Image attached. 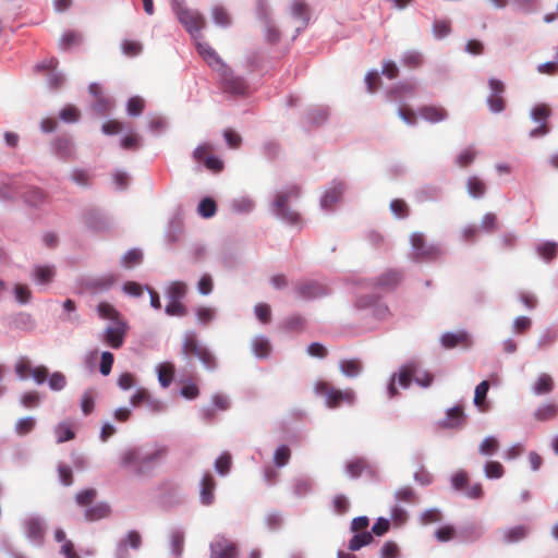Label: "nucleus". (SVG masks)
Wrapping results in <instances>:
<instances>
[{"instance_id":"32","label":"nucleus","mask_w":558,"mask_h":558,"mask_svg":"<svg viewBox=\"0 0 558 558\" xmlns=\"http://www.w3.org/2000/svg\"><path fill=\"white\" fill-rule=\"evenodd\" d=\"M187 291V286L183 281H173L166 289V298L168 301L181 302Z\"/></svg>"},{"instance_id":"20","label":"nucleus","mask_w":558,"mask_h":558,"mask_svg":"<svg viewBox=\"0 0 558 558\" xmlns=\"http://www.w3.org/2000/svg\"><path fill=\"white\" fill-rule=\"evenodd\" d=\"M465 415L462 407L454 405L446 411V415L438 422L442 428L460 429L464 426Z\"/></svg>"},{"instance_id":"36","label":"nucleus","mask_w":558,"mask_h":558,"mask_svg":"<svg viewBox=\"0 0 558 558\" xmlns=\"http://www.w3.org/2000/svg\"><path fill=\"white\" fill-rule=\"evenodd\" d=\"M374 541V536L371 532L363 531V532H356L354 535L350 538L348 543V549L351 551H357L362 547L369 545Z\"/></svg>"},{"instance_id":"5","label":"nucleus","mask_w":558,"mask_h":558,"mask_svg":"<svg viewBox=\"0 0 558 558\" xmlns=\"http://www.w3.org/2000/svg\"><path fill=\"white\" fill-rule=\"evenodd\" d=\"M412 259L415 262L434 260L441 255V248L434 243H426L425 236L421 232L411 234Z\"/></svg>"},{"instance_id":"7","label":"nucleus","mask_w":558,"mask_h":558,"mask_svg":"<svg viewBox=\"0 0 558 558\" xmlns=\"http://www.w3.org/2000/svg\"><path fill=\"white\" fill-rule=\"evenodd\" d=\"M194 41L196 51L214 72L217 74L220 71L226 72L228 64L220 58L217 51L208 43L203 41L201 38H197Z\"/></svg>"},{"instance_id":"10","label":"nucleus","mask_w":558,"mask_h":558,"mask_svg":"<svg viewBox=\"0 0 558 558\" xmlns=\"http://www.w3.org/2000/svg\"><path fill=\"white\" fill-rule=\"evenodd\" d=\"M550 114L551 110L545 104H538L531 109L530 117L532 121L538 125L530 131V137H543L549 132L547 126V119L550 117Z\"/></svg>"},{"instance_id":"30","label":"nucleus","mask_w":558,"mask_h":558,"mask_svg":"<svg viewBox=\"0 0 558 558\" xmlns=\"http://www.w3.org/2000/svg\"><path fill=\"white\" fill-rule=\"evenodd\" d=\"M252 352L257 359H266L270 355L271 345L269 339L265 336H255L252 339Z\"/></svg>"},{"instance_id":"41","label":"nucleus","mask_w":558,"mask_h":558,"mask_svg":"<svg viewBox=\"0 0 558 558\" xmlns=\"http://www.w3.org/2000/svg\"><path fill=\"white\" fill-rule=\"evenodd\" d=\"M476 156L477 150L475 149V147L468 146L457 155L454 162L458 167L465 168L475 160Z\"/></svg>"},{"instance_id":"52","label":"nucleus","mask_w":558,"mask_h":558,"mask_svg":"<svg viewBox=\"0 0 558 558\" xmlns=\"http://www.w3.org/2000/svg\"><path fill=\"white\" fill-rule=\"evenodd\" d=\"M82 40H83L82 34H80L77 32L69 31V32H65L62 35V37L60 38L59 47H60V49L65 50L74 45L81 44Z\"/></svg>"},{"instance_id":"15","label":"nucleus","mask_w":558,"mask_h":558,"mask_svg":"<svg viewBox=\"0 0 558 558\" xmlns=\"http://www.w3.org/2000/svg\"><path fill=\"white\" fill-rule=\"evenodd\" d=\"M218 75L227 93L232 95H244L246 93L245 80L242 76L235 75L229 65H227L226 72L220 71Z\"/></svg>"},{"instance_id":"12","label":"nucleus","mask_w":558,"mask_h":558,"mask_svg":"<svg viewBox=\"0 0 558 558\" xmlns=\"http://www.w3.org/2000/svg\"><path fill=\"white\" fill-rule=\"evenodd\" d=\"M357 310L369 311L371 315L378 319H385L389 315L388 306L373 295H361L355 301Z\"/></svg>"},{"instance_id":"51","label":"nucleus","mask_w":558,"mask_h":558,"mask_svg":"<svg viewBox=\"0 0 558 558\" xmlns=\"http://www.w3.org/2000/svg\"><path fill=\"white\" fill-rule=\"evenodd\" d=\"M535 395H546L553 390V380L549 375L542 374L532 388Z\"/></svg>"},{"instance_id":"27","label":"nucleus","mask_w":558,"mask_h":558,"mask_svg":"<svg viewBox=\"0 0 558 558\" xmlns=\"http://www.w3.org/2000/svg\"><path fill=\"white\" fill-rule=\"evenodd\" d=\"M340 373L347 378H356L363 372V364L359 359H342L339 362Z\"/></svg>"},{"instance_id":"44","label":"nucleus","mask_w":558,"mask_h":558,"mask_svg":"<svg viewBox=\"0 0 558 558\" xmlns=\"http://www.w3.org/2000/svg\"><path fill=\"white\" fill-rule=\"evenodd\" d=\"M423 62V54L417 50H408L401 57V63L410 69L421 66Z\"/></svg>"},{"instance_id":"37","label":"nucleus","mask_w":558,"mask_h":558,"mask_svg":"<svg viewBox=\"0 0 558 558\" xmlns=\"http://www.w3.org/2000/svg\"><path fill=\"white\" fill-rule=\"evenodd\" d=\"M537 254L546 262H550L558 254V243L555 241H545L536 245Z\"/></svg>"},{"instance_id":"45","label":"nucleus","mask_w":558,"mask_h":558,"mask_svg":"<svg viewBox=\"0 0 558 558\" xmlns=\"http://www.w3.org/2000/svg\"><path fill=\"white\" fill-rule=\"evenodd\" d=\"M558 413V407L554 403H545L538 407L534 412V417L538 421H547L555 417Z\"/></svg>"},{"instance_id":"42","label":"nucleus","mask_w":558,"mask_h":558,"mask_svg":"<svg viewBox=\"0 0 558 558\" xmlns=\"http://www.w3.org/2000/svg\"><path fill=\"white\" fill-rule=\"evenodd\" d=\"M489 389V384L487 380L481 381L476 387L474 391V399L473 403L480 411H485V398L487 396Z\"/></svg>"},{"instance_id":"28","label":"nucleus","mask_w":558,"mask_h":558,"mask_svg":"<svg viewBox=\"0 0 558 558\" xmlns=\"http://www.w3.org/2000/svg\"><path fill=\"white\" fill-rule=\"evenodd\" d=\"M420 116L427 122L438 123L448 117L446 109L436 106H425L420 109Z\"/></svg>"},{"instance_id":"3","label":"nucleus","mask_w":558,"mask_h":558,"mask_svg":"<svg viewBox=\"0 0 558 558\" xmlns=\"http://www.w3.org/2000/svg\"><path fill=\"white\" fill-rule=\"evenodd\" d=\"M181 354L186 360L196 356L207 371H215L217 367L215 354L207 347L198 342L197 335L193 330H189L184 333Z\"/></svg>"},{"instance_id":"26","label":"nucleus","mask_w":558,"mask_h":558,"mask_svg":"<svg viewBox=\"0 0 558 558\" xmlns=\"http://www.w3.org/2000/svg\"><path fill=\"white\" fill-rule=\"evenodd\" d=\"M440 344L445 349H453L459 344H465L469 341V333L465 330L447 331L441 335Z\"/></svg>"},{"instance_id":"47","label":"nucleus","mask_w":558,"mask_h":558,"mask_svg":"<svg viewBox=\"0 0 558 558\" xmlns=\"http://www.w3.org/2000/svg\"><path fill=\"white\" fill-rule=\"evenodd\" d=\"M36 425V418L34 416H25L16 421L14 430L19 436H25L29 434Z\"/></svg>"},{"instance_id":"6","label":"nucleus","mask_w":558,"mask_h":558,"mask_svg":"<svg viewBox=\"0 0 558 558\" xmlns=\"http://www.w3.org/2000/svg\"><path fill=\"white\" fill-rule=\"evenodd\" d=\"M417 371V362L411 361L404 365H402L398 373L391 375L390 380L387 385V395L388 397L395 398L398 395V390L396 388V381H398L399 386L403 389L410 387L411 381L413 380V373Z\"/></svg>"},{"instance_id":"8","label":"nucleus","mask_w":558,"mask_h":558,"mask_svg":"<svg viewBox=\"0 0 558 558\" xmlns=\"http://www.w3.org/2000/svg\"><path fill=\"white\" fill-rule=\"evenodd\" d=\"M177 17L194 40L201 38V31L205 27V17L203 14L187 9L180 11Z\"/></svg>"},{"instance_id":"59","label":"nucleus","mask_w":558,"mask_h":558,"mask_svg":"<svg viewBox=\"0 0 558 558\" xmlns=\"http://www.w3.org/2000/svg\"><path fill=\"white\" fill-rule=\"evenodd\" d=\"M433 35L436 39H442L447 37L451 32V26L449 21L446 20H436L432 26Z\"/></svg>"},{"instance_id":"2","label":"nucleus","mask_w":558,"mask_h":558,"mask_svg":"<svg viewBox=\"0 0 558 558\" xmlns=\"http://www.w3.org/2000/svg\"><path fill=\"white\" fill-rule=\"evenodd\" d=\"M301 195L300 187L296 185L287 186L284 190L278 192L271 204L272 215L282 222L295 226L299 223L300 216L289 205V201L298 198Z\"/></svg>"},{"instance_id":"29","label":"nucleus","mask_w":558,"mask_h":558,"mask_svg":"<svg viewBox=\"0 0 558 558\" xmlns=\"http://www.w3.org/2000/svg\"><path fill=\"white\" fill-rule=\"evenodd\" d=\"M329 117V108L326 106H312L306 111V121L312 125L324 124Z\"/></svg>"},{"instance_id":"57","label":"nucleus","mask_w":558,"mask_h":558,"mask_svg":"<svg viewBox=\"0 0 558 558\" xmlns=\"http://www.w3.org/2000/svg\"><path fill=\"white\" fill-rule=\"evenodd\" d=\"M143 254L138 248H131L124 253L121 257V264L123 267L130 268L134 265H137L142 262Z\"/></svg>"},{"instance_id":"53","label":"nucleus","mask_w":558,"mask_h":558,"mask_svg":"<svg viewBox=\"0 0 558 558\" xmlns=\"http://www.w3.org/2000/svg\"><path fill=\"white\" fill-rule=\"evenodd\" d=\"M195 316L199 325H207L216 318V310L213 307L199 306L195 308Z\"/></svg>"},{"instance_id":"24","label":"nucleus","mask_w":558,"mask_h":558,"mask_svg":"<svg viewBox=\"0 0 558 558\" xmlns=\"http://www.w3.org/2000/svg\"><path fill=\"white\" fill-rule=\"evenodd\" d=\"M290 14L293 19L300 20L302 22V25L295 29V35L293 36V39H295V37L308 25L310 14L307 5L300 0H293L290 4Z\"/></svg>"},{"instance_id":"25","label":"nucleus","mask_w":558,"mask_h":558,"mask_svg":"<svg viewBox=\"0 0 558 558\" xmlns=\"http://www.w3.org/2000/svg\"><path fill=\"white\" fill-rule=\"evenodd\" d=\"M185 531L181 526L172 527L169 532L170 553L175 557H181L184 547Z\"/></svg>"},{"instance_id":"60","label":"nucleus","mask_w":558,"mask_h":558,"mask_svg":"<svg viewBox=\"0 0 558 558\" xmlns=\"http://www.w3.org/2000/svg\"><path fill=\"white\" fill-rule=\"evenodd\" d=\"M13 293H14L16 302L21 305L28 304L32 300V291L25 284H21V283L15 284L13 288Z\"/></svg>"},{"instance_id":"19","label":"nucleus","mask_w":558,"mask_h":558,"mask_svg":"<svg viewBox=\"0 0 558 558\" xmlns=\"http://www.w3.org/2000/svg\"><path fill=\"white\" fill-rule=\"evenodd\" d=\"M442 197L444 187L435 183L422 185L414 192V198L417 203L438 202Z\"/></svg>"},{"instance_id":"46","label":"nucleus","mask_w":558,"mask_h":558,"mask_svg":"<svg viewBox=\"0 0 558 558\" xmlns=\"http://www.w3.org/2000/svg\"><path fill=\"white\" fill-rule=\"evenodd\" d=\"M97 314L102 319L116 323L119 319V312L108 302H100L96 307Z\"/></svg>"},{"instance_id":"55","label":"nucleus","mask_w":558,"mask_h":558,"mask_svg":"<svg viewBox=\"0 0 558 558\" xmlns=\"http://www.w3.org/2000/svg\"><path fill=\"white\" fill-rule=\"evenodd\" d=\"M442 513L438 508H429L423 511L418 518L422 525H428L432 523L440 522Z\"/></svg>"},{"instance_id":"43","label":"nucleus","mask_w":558,"mask_h":558,"mask_svg":"<svg viewBox=\"0 0 558 558\" xmlns=\"http://www.w3.org/2000/svg\"><path fill=\"white\" fill-rule=\"evenodd\" d=\"M395 499L397 502H405V504H416L417 502V494L410 486H402L395 493Z\"/></svg>"},{"instance_id":"54","label":"nucleus","mask_w":558,"mask_h":558,"mask_svg":"<svg viewBox=\"0 0 558 558\" xmlns=\"http://www.w3.org/2000/svg\"><path fill=\"white\" fill-rule=\"evenodd\" d=\"M504 466L497 461H487L484 465V474L488 480H498L504 475Z\"/></svg>"},{"instance_id":"49","label":"nucleus","mask_w":558,"mask_h":558,"mask_svg":"<svg viewBox=\"0 0 558 558\" xmlns=\"http://www.w3.org/2000/svg\"><path fill=\"white\" fill-rule=\"evenodd\" d=\"M25 202L33 207H37L45 202L46 195L38 187H29L24 194Z\"/></svg>"},{"instance_id":"21","label":"nucleus","mask_w":558,"mask_h":558,"mask_svg":"<svg viewBox=\"0 0 558 558\" xmlns=\"http://www.w3.org/2000/svg\"><path fill=\"white\" fill-rule=\"evenodd\" d=\"M51 151L62 160L74 157V143L70 137L58 136L51 142Z\"/></svg>"},{"instance_id":"61","label":"nucleus","mask_w":558,"mask_h":558,"mask_svg":"<svg viewBox=\"0 0 558 558\" xmlns=\"http://www.w3.org/2000/svg\"><path fill=\"white\" fill-rule=\"evenodd\" d=\"M54 434L57 436V442H65L74 438L75 434L72 430L71 426L66 423H59L54 427Z\"/></svg>"},{"instance_id":"31","label":"nucleus","mask_w":558,"mask_h":558,"mask_svg":"<svg viewBox=\"0 0 558 558\" xmlns=\"http://www.w3.org/2000/svg\"><path fill=\"white\" fill-rule=\"evenodd\" d=\"M230 208L234 214H250L255 208L254 201L248 196H240L230 201Z\"/></svg>"},{"instance_id":"38","label":"nucleus","mask_w":558,"mask_h":558,"mask_svg":"<svg viewBox=\"0 0 558 558\" xmlns=\"http://www.w3.org/2000/svg\"><path fill=\"white\" fill-rule=\"evenodd\" d=\"M157 375L160 386L167 388L173 379L174 366L171 363L159 364L157 366Z\"/></svg>"},{"instance_id":"56","label":"nucleus","mask_w":558,"mask_h":558,"mask_svg":"<svg viewBox=\"0 0 558 558\" xmlns=\"http://www.w3.org/2000/svg\"><path fill=\"white\" fill-rule=\"evenodd\" d=\"M499 447V442L495 436H487L483 439L478 447V452L482 456H492L494 454Z\"/></svg>"},{"instance_id":"17","label":"nucleus","mask_w":558,"mask_h":558,"mask_svg":"<svg viewBox=\"0 0 558 558\" xmlns=\"http://www.w3.org/2000/svg\"><path fill=\"white\" fill-rule=\"evenodd\" d=\"M209 549L210 558H238L235 544L221 535H217L213 539Z\"/></svg>"},{"instance_id":"4","label":"nucleus","mask_w":558,"mask_h":558,"mask_svg":"<svg viewBox=\"0 0 558 558\" xmlns=\"http://www.w3.org/2000/svg\"><path fill=\"white\" fill-rule=\"evenodd\" d=\"M315 392L325 398V404L328 409H337L341 404L353 405L356 401V395L352 389L340 390L333 388L327 381H318L315 385Z\"/></svg>"},{"instance_id":"16","label":"nucleus","mask_w":558,"mask_h":558,"mask_svg":"<svg viewBox=\"0 0 558 558\" xmlns=\"http://www.w3.org/2000/svg\"><path fill=\"white\" fill-rule=\"evenodd\" d=\"M330 293V289L316 280H306L301 282L296 288V296L303 300H315L326 296Z\"/></svg>"},{"instance_id":"48","label":"nucleus","mask_w":558,"mask_h":558,"mask_svg":"<svg viewBox=\"0 0 558 558\" xmlns=\"http://www.w3.org/2000/svg\"><path fill=\"white\" fill-rule=\"evenodd\" d=\"M367 462L363 458H357L355 460L349 461L345 465V473L350 477H359L363 471L366 469Z\"/></svg>"},{"instance_id":"14","label":"nucleus","mask_w":558,"mask_h":558,"mask_svg":"<svg viewBox=\"0 0 558 558\" xmlns=\"http://www.w3.org/2000/svg\"><path fill=\"white\" fill-rule=\"evenodd\" d=\"M490 93L486 99L488 109L493 113H501L505 110V100L502 94L505 93V84L502 81L492 77L488 80Z\"/></svg>"},{"instance_id":"9","label":"nucleus","mask_w":558,"mask_h":558,"mask_svg":"<svg viewBox=\"0 0 558 558\" xmlns=\"http://www.w3.org/2000/svg\"><path fill=\"white\" fill-rule=\"evenodd\" d=\"M22 524L26 538L35 545H40L46 533L45 520L38 514H29Z\"/></svg>"},{"instance_id":"11","label":"nucleus","mask_w":558,"mask_h":558,"mask_svg":"<svg viewBox=\"0 0 558 558\" xmlns=\"http://www.w3.org/2000/svg\"><path fill=\"white\" fill-rule=\"evenodd\" d=\"M345 190L347 185L342 180H332L320 197V208L325 211H331L333 206L341 201Z\"/></svg>"},{"instance_id":"63","label":"nucleus","mask_w":558,"mask_h":558,"mask_svg":"<svg viewBox=\"0 0 558 558\" xmlns=\"http://www.w3.org/2000/svg\"><path fill=\"white\" fill-rule=\"evenodd\" d=\"M47 383L52 391H61L66 386V378L61 372H53L48 376Z\"/></svg>"},{"instance_id":"64","label":"nucleus","mask_w":558,"mask_h":558,"mask_svg":"<svg viewBox=\"0 0 558 558\" xmlns=\"http://www.w3.org/2000/svg\"><path fill=\"white\" fill-rule=\"evenodd\" d=\"M214 468L220 476H226L230 472V468H231L230 454L226 453V452L220 454L215 460Z\"/></svg>"},{"instance_id":"34","label":"nucleus","mask_w":558,"mask_h":558,"mask_svg":"<svg viewBox=\"0 0 558 558\" xmlns=\"http://www.w3.org/2000/svg\"><path fill=\"white\" fill-rule=\"evenodd\" d=\"M466 191L472 198H482L486 193V184L478 177L471 175L466 180Z\"/></svg>"},{"instance_id":"50","label":"nucleus","mask_w":558,"mask_h":558,"mask_svg":"<svg viewBox=\"0 0 558 558\" xmlns=\"http://www.w3.org/2000/svg\"><path fill=\"white\" fill-rule=\"evenodd\" d=\"M217 211V205H216V202L210 198V197H205L203 198L198 206H197V213L203 217V218H211Z\"/></svg>"},{"instance_id":"22","label":"nucleus","mask_w":558,"mask_h":558,"mask_svg":"<svg viewBox=\"0 0 558 558\" xmlns=\"http://www.w3.org/2000/svg\"><path fill=\"white\" fill-rule=\"evenodd\" d=\"M216 481L210 473H205L199 483V501L203 506H210L215 500Z\"/></svg>"},{"instance_id":"1","label":"nucleus","mask_w":558,"mask_h":558,"mask_svg":"<svg viewBox=\"0 0 558 558\" xmlns=\"http://www.w3.org/2000/svg\"><path fill=\"white\" fill-rule=\"evenodd\" d=\"M167 452L166 447H132L120 454L121 468L130 470L137 476H151Z\"/></svg>"},{"instance_id":"23","label":"nucleus","mask_w":558,"mask_h":558,"mask_svg":"<svg viewBox=\"0 0 558 558\" xmlns=\"http://www.w3.org/2000/svg\"><path fill=\"white\" fill-rule=\"evenodd\" d=\"M530 533V526L526 524L506 527L500 531L501 541L505 544H514L523 541Z\"/></svg>"},{"instance_id":"40","label":"nucleus","mask_w":558,"mask_h":558,"mask_svg":"<svg viewBox=\"0 0 558 558\" xmlns=\"http://www.w3.org/2000/svg\"><path fill=\"white\" fill-rule=\"evenodd\" d=\"M211 19L217 26L227 28L231 25V17L222 5L211 8Z\"/></svg>"},{"instance_id":"18","label":"nucleus","mask_w":558,"mask_h":558,"mask_svg":"<svg viewBox=\"0 0 558 558\" xmlns=\"http://www.w3.org/2000/svg\"><path fill=\"white\" fill-rule=\"evenodd\" d=\"M142 545V537L138 532L131 530L119 539L114 549V558H131L129 548L137 550Z\"/></svg>"},{"instance_id":"35","label":"nucleus","mask_w":558,"mask_h":558,"mask_svg":"<svg viewBox=\"0 0 558 558\" xmlns=\"http://www.w3.org/2000/svg\"><path fill=\"white\" fill-rule=\"evenodd\" d=\"M110 513V507L107 502H98L89 508H87L84 512V517L88 521H98L104 518H107Z\"/></svg>"},{"instance_id":"33","label":"nucleus","mask_w":558,"mask_h":558,"mask_svg":"<svg viewBox=\"0 0 558 558\" xmlns=\"http://www.w3.org/2000/svg\"><path fill=\"white\" fill-rule=\"evenodd\" d=\"M401 279L402 275L400 271L389 269L378 277L376 286L379 288L391 289L397 287Z\"/></svg>"},{"instance_id":"58","label":"nucleus","mask_w":558,"mask_h":558,"mask_svg":"<svg viewBox=\"0 0 558 558\" xmlns=\"http://www.w3.org/2000/svg\"><path fill=\"white\" fill-rule=\"evenodd\" d=\"M144 108V100L138 96H133L126 101V112L130 117H140Z\"/></svg>"},{"instance_id":"13","label":"nucleus","mask_w":558,"mask_h":558,"mask_svg":"<svg viewBox=\"0 0 558 558\" xmlns=\"http://www.w3.org/2000/svg\"><path fill=\"white\" fill-rule=\"evenodd\" d=\"M129 325L126 322L117 320L112 326H108L102 335L101 340L112 349H119L124 342Z\"/></svg>"},{"instance_id":"62","label":"nucleus","mask_w":558,"mask_h":558,"mask_svg":"<svg viewBox=\"0 0 558 558\" xmlns=\"http://www.w3.org/2000/svg\"><path fill=\"white\" fill-rule=\"evenodd\" d=\"M19 194V187L15 181L0 183V201L13 199Z\"/></svg>"},{"instance_id":"39","label":"nucleus","mask_w":558,"mask_h":558,"mask_svg":"<svg viewBox=\"0 0 558 558\" xmlns=\"http://www.w3.org/2000/svg\"><path fill=\"white\" fill-rule=\"evenodd\" d=\"M54 272L53 266H36L33 270V277L36 283L46 284L52 280Z\"/></svg>"}]
</instances>
